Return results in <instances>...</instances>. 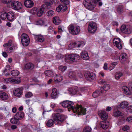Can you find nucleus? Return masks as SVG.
Instances as JSON below:
<instances>
[{
  "instance_id": "obj_1",
  "label": "nucleus",
  "mask_w": 132,
  "mask_h": 132,
  "mask_svg": "<svg viewBox=\"0 0 132 132\" xmlns=\"http://www.w3.org/2000/svg\"><path fill=\"white\" fill-rule=\"evenodd\" d=\"M74 103L69 101H63L62 103V106L64 108H67L69 109V111L72 110L74 113H76L78 115H85L86 113V110L82 107L81 105H77L76 107L72 106Z\"/></svg>"
},
{
  "instance_id": "obj_2",
  "label": "nucleus",
  "mask_w": 132,
  "mask_h": 132,
  "mask_svg": "<svg viewBox=\"0 0 132 132\" xmlns=\"http://www.w3.org/2000/svg\"><path fill=\"white\" fill-rule=\"evenodd\" d=\"M52 117L55 125L62 123L67 118L66 115L59 113L53 114Z\"/></svg>"
},
{
  "instance_id": "obj_3",
  "label": "nucleus",
  "mask_w": 132,
  "mask_h": 132,
  "mask_svg": "<svg viewBox=\"0 0 132 132\" xmlns=\"http://www.w3.org/2000/svg\"><path fill=\"white\" fill-rule=\"evenodd\" d=\"M7 6L15 10L21 9L22 7L21 3L17 1H13L8 4Z\"/></svg>"
},
{
  "instance_id": "obj_4",
  "label": "nucleus",
  "mask_w": 132,
  "mask_h": 132,
  "mask_svg": "<svg viewBox=\"0 0 132 132\" xmlns=\"http://www.w3.org/2000/svg\"><path fill=\"white\" fill-rule=\"evenodd\" d=\"M68 29L69 32L73 35H77L80 32V28L79 26L75 27L72 24H70L68 27Z\"/></svg>"
},
{
  "instance_id": "obj_5",
  "label": "nucleus",
  "mask_w": 132,
  "mask_h": 132,
  "mask_svg": "<svg viewBox=\"0 0 132 132\" xmlns=\"http://www.w3.org/2000/svg\"><path fill=\"white\" fill-rule=\"evenodd\" d=\"M21 42L22 45L24 46H27L30 42L29 38L28 35L23 33L21 36Z\"/></svg>"
},
{
  "instance_id": "obj_6",
  "label": "nucleus",
  "mask_w": 132,
  "mask_h": 132,
  "mask_svg": "<svg viewBox=\"0 0 132 132\" xmlns=\"http://www.w3.org/2000/svg\"><path fill=\"white\" fill-rule=\"evenodd\" d=\"M97 28V25L95 22H90L89 23L88 26V31L90 33H94L96 31Z\"/></svg>"
},
{
  "instance_id": "obj_7",
  "label": "nucleus",
  "mask_w": 132,
  "mask_h": 132,
  "mask_svg": "<svg viewBox=\"0 0 132 132\" xmlns=\"http://www.w3.org/2000/svg\"><path fill=\"white\" fill-rule=\"evenodd\" d=\"M121 31L126 34H130L132 30L131 27L130 25H122L120 28Z\"/></svg>"
},
{
  "instance_id": "obj_8",
  "label": "nucleus",
  "mask_w": 132,
  "mask_h": 132,
  "mask_svg": "<svg viewBox=\"0 0 132 132\" xmlns=\"http://www.w3.org/2000/svg\"><path fill=\"white\" fill-rule=\"evenodd\" d=\"M93 3L92 1L91 0H84L83 2V4L85 6L90 10L94 9L95 6L93 5Z\"/></svg>"
},
{
  "instance_id": "obj_9",
  "label": "nucleus",
  "mask_w": 132,
  "mask_h": 132,
  "mask_svg": "<svg viewBox=\"0 0 132 132\" xmlns=\"http://www.w3.org/2000/svg\"><path fill=\"white\" fill-rule=\"evenodd\" d=\"M113 42L114 46L119 49L120 50L122 48V43L120 38H114L113 40Z\"/></svg>"
},
{
  "instance_id": "obj_10",
  "label": "nucleus",
  "mask_w": 132,
  "mask_h": 132,
  "mask_svg": "<svg viewBox=\"0 0 132 132\" xmlns=\"http://www.w3.org/2000/svg\"><path fill=\"white\" fill-rule=\"evenodd\" d=\"M4 81L6 83L11 82L15 84H19L21 82L20 78L15 77V78H8L5 79Z\"/></svg>"
},
{
  "instance_id": "obj_11",
  "label": "nucleus",
  "mask_w": 132,
  "mask_h": 132,
  "mask_svg": "<svg viewBox=\"0 0 132 132\" xmlns=\"http://www.w3.org/2000/svg\"><path fill=\"white\" fill-rule=\"evenodd\" d=\"M67 58L71 61L75 62L79 59L80 56L77 54H72L69 55Z\"/></svg>"
},
{
  "instance_id": "obj_12",
  "label": "nucleus",
  "mask_w": 132,
  "mask_h": 132,
  "mask_svg": "<svg viewBox=\"0 0 132 132\" xmlns=\"http://www.w3.org/2000/svg\"><path fill=\"white\" fill-rule=\"evenodd\" d=\"M84 76L86 79L89 81L94 79L96 77L95 74L93 72H86L84 75Z\"/></svg>"
},
{
  "instance_id": "obj_13",
  "label": "nucleus",
  "mask_w": 132,
  "mask_h": 132,
  "mask_svg": "<svg viewBox=\"0 0 132 132\" xmlns=\"http://www.w3.org/2000/svg\"><path fill=\"white\" fill-rule=\"evenodd\" d=\"M48 8V6L46 4L42 5L39 10L37 12V15L38 16H41L43 14L44 11L45 9Z\"/></svg>"
},
{
  "instance_id": "obj_14",
  "label": "nucleus",
  "mask_w": 132,
  "mask_h": 132,
  "mask_svg": "<svg viewBox=\"0 0 132 132\" xmlns=\"http://www.w3.org/2000/svg\"><path fill=\"white\" fill-rule=\"evenodd\" d=\"M98 113L102 119L106 120L108 117V114L105 111H100Z\"/></svg>"
},
{
  "instance_id": "obj_15",
  "label": "nucleus",
  "mask_w": 132,
  "mask_h": 132,
  "mask_svg": "<svg viewBox=\"0 0 132 132\" xmlns=\"http://www.w3.org/2000/svg\"><path fill=\"white\" fill-rule=\"evenodd\" d=\"M22 93V90L20 88L15 89L13 91L14 95L15 96L20 97Z\"/></svg>"
},
{
  "instance_id": "obj_16",
  "label": "nucleus",
  "mask_w": 132,
  "mask_h": 132,
  "mask_svg": "<svg viewBox=\"0 0 132 132\" xmlns=\"http://www.w3.org/2000/svg\"><path fill=\"white\" fill-rule=\"evenodd\" d=\"M11 71V69L9 65H7L4 70H3L2 74L4 75H9Z\"/></svg>"
},
{
  "instance_id": "obj_17",
  "label": "nucleus",
  "mask_w": 132,
  "mask_h": 132,
  "mask_svg": "<svg viewBox=\"0 0 132 132\" xmlns=\"http://www.w3.org/2000/svg\"><path fill=\"white\" fill-rule=\"evenodd\" d=\"M24 4L26 7L30 8L33 6L34 3L31 0H26L24 2Z\"/></svg>"
},
{
  "instance_id": "obj_18",
  "label": "nucleus",
  "mask_w": 132,
  "mask_h": 132,
  "mask_svg": "<svg viewBox=\"0 0 132 132\" xmlns=\"http://www.w3.org/2000/svg\"><path fill=\"white\" fill-rule=\"evenodd\" d=\"M7 18L9 21H12L14 19V14L12 12H9L7 13Z\"/></svg>"
},
{
  "instance_id": "obj_19",
  "label": "nucleus",
  "mask_w": 132,
  "mask_h": 132,
  "mask_svg": "<svg viewBox=\"0 0 132 132\" xmlns=\"http://www.w3.org/2000/svg\"><path fill=\"white\" fill-rule=\"evenodd\" d=\"M67 9V6L65 4H61L56 8L57 11L59 12L61 11H64Z\"/></svg>"
},
{
  "instance_id": "obj_20",
  "label": "nucleus",
  "mask_w": 132,
  "mask_h": 132,
  "mask_svg": "<svg viewBox=\"0 0 132 132\" xmlns=\"http://www.w3.org/2000/svg\"><path fill=\"white\" fill-rule=\"evenodd\" d=\"M68 90L69 91L70 94L75 95L77 93L78 90L77 87L75 86L68 89Z\"/></svg>"
},
{
  "instance_id": "obj_21",
  "label": "nucleus",
  "mask_w": 132,
  "mask_h": 132,
  "mask_svg": "<svg viewBox=\"0 0 132 132\" xmlns=\"http://www.w3.org/2000/svg\"><path fill=\"white\" fill-rule=\"evenodd\" d=\"M81 57L84 60H87L89 59V57L88 53L86 51H83L81 53Z\"/></svg>"
},
{
  "instance_id": "obj_22",
  "label": "nucleus",
  "mask_w": 132,
  "mask_h": 132,
  "mask_svg": "<svg viewBox=\"0 0 132 132\" xmlns=\"http://www.w3.org/2000/svg\"><path fill=\"white\" fill-rule=\"evenodd\" d=\"M100 125L103 129H105L108 128L109 123L108 121H102L100 122Z\"/></svg>"
},
{
  "instance_id": "obj_23",
  "label": "nucleus",
  "mask_w": 132,
  "mask_h": 132,
  "mask_svg": "<svg viewBox=\"0 0 132 132\" xmlns=\"http://www.w3.org/2000/svg\"><path fill=\"white\" fill-rule=\"evenodd\" d=\"M51 97L52 98L54 99L58 97L57 91L56 88H54L52 89Z\"/></svg>"
},
{
  "instance_id": "obj_24",
  "label": "nucleus",
  "mask_w": 132,
  "mask_h": 132,
  "mask_svg": "<svg viewBox=\"0 0 132 132\" xmlns=\"http://www.w3.org/2000/svg\"><path fill=\"white\" fill-rule=\"evenodd\" d=\"M99 88L101 93H103L104 90L107 91L109 90L110 88V86L109 84H106L104 85L102 87H100Z\"/></svg>"
},
{
  "instance_id": "obj_25",
  "label": "nucleus",
  "mask_w": 132,
  "mask_h": 132,
  "mask_svg": "<svg viewBox=\"0 0 132 132\" xmlns=\"http://www.w3.org/2000/svg\"><path fill=\"white\" fill-rule=\"evenodd\" d=\"M24 113L22 112H17L15 115V117L19 120L22 119L24 117Z\"/></svg>"
},
{
  "instance_id": "obj_26",
  "label": "nucleus",
  "mask_w": 132,
  "mask_h": 132,
  "mask_svg": "<svg viewBox=\"0 0 132 132\" xmlns=\"http://www.w3.org/2000/svg\"><path fill=\"white\" fill-rule=\"evenodd\" d=\"M63 79L62 76L60 75H56L54 76V81L55 83H58L62 81Z\"/></svg>"
},
{
  "instance_id": "obj_27",
  "label": "nucleus",
  "mask_w": 132,
  "mask_h": 132,
  "mask_svg": "<svg viewBox=\"0 0 132 132\" xmlns=\"http://www.w3.org/2000/svg\"><path fill=\"white\" fill-rule=\"evenodd\" d=\"M76 73L75 71H70L69 73V77L73 80H78V79H77L76 77Z\"/></svg>"
},
{
  "instance_id": "obj_28",
  "label": "nucleus",
  "mask_w": 132,
  "mask_h": 132,
  "mask_svg": "<svg viewBox=\"0 0 132 132\" xmlns=\"http://www.w3.org/2000/svg\"><path fill=\"white\" fill-rule=\"evenodd\" d=\"M46 23V21H44L41 19H39L36 20L34 22V24L35 25L40 26L44 25Z\"/></svg>"
},
{
  "instance_id": "obj_29",
  "label": "nucleus",
  "mask_w": 132,
  "mask_h": 132,
  "mask_svg": "<svg viewBox=\"0 0 132 132\" xmlns=\"http://www.w3.org/2000/svg\"><path fill=\"white\" fill-rule=\"evenodd\" d=\"M113 116L115 117H117L122 116V113L119 111L114 109Z\"/></svg>"
},
{
  "instance_id": "obj_30",
  "label": "nucleus",
  "mask_w": 132,
  "mask_h": 132,
  "mask_svg": "<svg viewBox=\"0 0 132 132\" xmlns=\"http://www.w3.org/2000/svg\"><path fill=\"white\" fill-rule=\"evenodd\" d=\"M0 98L3 100H6L8 98V95L5 93L0 91Z\"/></svg>"
},
{
  "instance_id": "obj_31",
  "label": "nucleus",
  "mask_w": 132,
  "mask_h": 132,
  "mask_svg": "<svg viewBox=\"0 0 132 132\" xmlns=\"http://www.w3.org/2000/svg\"><path fill=\"white\" fill-rule=\"evenodd\" d=\"M35 38L37 42H42L44 40V37L42 35H36L35 37Z\"/></svg>"
},
{
  "instance_id": "obj_32",
  "label": "nucleus",
  "mask_w": 132,
  "mask_h": 132,
  "mask_svg": "<svg viewBox=\"0 0 132 132\" xmlns=\"http://www.w3.org/2000/svg\"><path fill=\"white\" fill-rule=\"evenodd\" d=\"M122 90L124 93L126 94L129 95L131 94L130 90L127 86H123L122 88Z\"/></svg>"
},
{
  "instance_id": "obj_33",
  "label": "nucleus",
  "mask_w": 132,
  "mask_h": 132,
  "mask_svg": "<svg viewBox=\"0 0 132 132\" xmlns=\"http://www.w3.org/2000/svg\"><path fill=\"white\" fill-rule=\"evenodd\" d=\"M61 22L58 16L54 17L53 18V22L55 25L59 24Z\"/></svg>"
},
{
  "instance_id": "obj_34",
  "label": "nucleus",
  "mask_w": 132,
  "mask_h": 132,
  "mask_svg": "<svg viewBox=\"0 0 132 132\" xmlns=\"http://www.w3.org/2000/svg\"><path fill=\"white\" fill-rule=\"evenodd\" d=\"M24 67L26 69L31 70L34 67V65L31 63H28L25 65Z\"/></svg>"
},
{
  "instance_id": "obj_35",
  "label": "nucleus",
  "mask_w": 132,
  "mask_h": 132,
  "mask_svg": "<svg viewBox=\"0 0 132 132\" xmlns=\"http://www.w3.org/2000/svg\"><path fill=\"white\" fill-rule=\"evenodd\" d=\"M127 58V54L125 53H122L121 54L120 57V60L121 62L125 60Z\"/></svg>"
},
{
  "instance_id": "obj_36",
  "label": "nucleus",
  "mask_w": 132,
  "mask_h": 132,
  "mask_svg": "<svg viewBox=\"0 0 132 132\" xmlns=\"http://www.w3.org/2000/svg\"><path fill=\"white\" fill-rule=\"evenodd\" d=\"M102 93H101L100 88H99L98 90H97L95 92L93 93L92 96L96 98L97 96L101 95Z\"/></svg>"
},
{
  "instance_id": "obj_37",
  "label": "nucleus",
  "mask_w": 132,
  "mask_h": 132,
  "mask_svg": "<svg viewBox=\"0 0 132 132\" xmlns=\"http://www.w3.org/2000/svg\"><path fill=\"white\" fill-rule=\"evenodd\" d=\"M128 103L127 102L125 101L121 103L120 104V107L122 108H126L128 105Z\"/></svg>"
},
{
  "instance_id": "obj_38",
  "label": "nucleus",
  "mask_w": 132,
  "mask_h": 132,
  "mask_svg": "<svg viewBox=\"0 0 132 132\" xmlns=\"http://www.w3.org/2000/svg\"><path fill=\"white\" fill-rule=\"evenodd\" d=\"M0 17L2 20H5L7 17V14L6 12L2 11L0 12Z\"/></svg>"
},
{
  "instance_id": "obj_39",
  "label": "nucleus",
  "mask_w": 132,
  "mask_h": 132,
  "mask_svg": "<svg viewBox=\"0 0 132 132\" xmlns=\"http://www.w3.org/2000/svg\"><path fill=\"white\" fill-rule=\"evenodd\" d=\"M54 122L53 119H51L48 120L46 123V125L48 127H51L54 124Z\"/></svg>"
},
{
  "instance_id": "obj_40",
  "label": "nucleus",
  "mask_w": 132,
  "mask_h": 132,
  "mask_svg": "<svg viewBox=\"0 0 132 132\" xmlns=\"http://www.w3.org/2000/svg\"><path fill=\"white\" fill-rule=\"evenodd\" d=\"M29 112L28 115L30 117H33L35 116V114L34 113V111L32 108L30 107L29 108Z\"/></svg>"
},
{
  "instance_id": "obj_41",
  "label": "nucleus",
  "mask_w": 132,
  "mask_h": 132,
  "mask_svg": "<svg viewBox=\"0 0 132 132\" xmlns=\"http://www.w3.org/2000/svg\"><path fill=\"white\" fill-rule=\"evenodd\" d=\"M45 74L46 76L48 77L52 76L53 74V72L49 70H46L45 72Z\"/></svg>"
},
{
  "instance_id": "obj_42",
  "label": "nucleus",
  "mask_w": 132,
  "mask_h": 132,
  "mask_svg": "<svg viewBox=\"0 0 132 132\" xmlns=\"http://www.w3.org/2000/svg\"><path fill=\"white\" fill-rule=\"evenodd\" d=\"M76 44L77 46V47H79L81 46H83L85 44L83 41H80L76 42Z\"/></svg>"
},
{
  "instance_id": "obj_43",
  "label": "nucleus",
  "mask_w": 132,
  "mask_h": 132,
  "mask_svg": "<svg viewBox=\"0 0 132 132\" xmlns=\"http://www.w3.org/2000/svg\"><path fill=\"white\" fill-rule=\"evenodd\" d=\"M10 121L12 123L16 124L19 123V120L15 117V116H14V118L11 119Z\"/></svg>"
},
{
  "instance_id": "obj_44",
  "label": "nucleus",
  "mask_w": 132,
  "mask_h": 132,
  "mask_svg": "<svg viewBox=\"0 0 132 132\" xmlns=\"http://www.w3.org/2000/svg\"><path fill=\"white\" fill-rule=\"evenodd\" d=\"M77 46L76 44V42L72 43L70 44L68 46V49L71 50L75 47H77Z\"/></svg>"
},
{
  "instance_id": "obj_45",
  "label": "nucleus",
  "mask_w": 132,
  "mask_h": 132,
  "mask_svg": "<svg viewBox=\"0 0 132 132\" xmlns=\"http://www.w3.org/2000/svg\"><path fill=\"white\" fill-rule=\"evenodd\" d=\"M11 74L13 76H17L19 74V72L16 70H13L11 72Z\"/></svg>"
},
{
  "instance_id": "obj_46",
  "label": "nucleus",
  "mask_w": 132,
  "mask_h": 132,
  "mask_svg": "<svg viewBox=\"0 0 132 132\" xmlns=\"http://www.w3.org/2000/svg\"><path fill=\"white\" fill-rule=\"evenodd\" d=\"M12 41L11 40H9L7 43H5L3 45V46L4 47H7L10 46L12 44Z\"/></svg>"
},
{
  "instance_id": "obj_47",
  "label": "nucleus",
  "mask_w": 132,
  "mask_h": 132,
  "mask_svg": "<svg viewBox=\"0 0 132 132\" xmlns=\"http://www.w3.org/2000/svg\"><path fill=\"white\" fill-rule=\"evenodd\" d=\"M123 75L122 73L121 72H117L116 73L115 75V78L117 79H118Z\"/></svg>"
},
{
  "instance_id": "obj_48",
  "label": "nucleus",
  "mask_w": 132,
  "mask_h": 132,
  "mask_svg": "<svg viewBox=\"0 0 132 132\" xmlns=\"http://www.w3.org/2000/svg\"><path fill=\"white\" fill-rule=\"evenodd\" d=\"M92 129L89 126L85 127L83 130V132H91Z\"/></svg>"
},
{
  "instance_id": "obj_49",
  "label": "nucleus",
  "mask_w": 132,
  "mask_h": 132,
  "mask_svg": "<svg viewBox=\"0 0 132 132\" xmlns=\"http://www.w3.org/2000/svg\"><path fill=\"white\" fill-rule=\"evenodd\" d=\"M67 69V67L66 66L60 65L59 67V69L62 71H64Z\"/></svg>"
},
{
  "instance_id": "obj_50",
  "label": "nucleus",
  "mask_w": 132,
  "mask_h": 132,
  "mask_svg": "<svg viewBox=\"0 0 132 132\" xmlns=\"http://www.w3.org/2000/svg\"><path fill=\"white\" fill-rule=\"evenodd\" d=\"M126 110L128 112L132 113V105H130L126 108Z\"/></svg>"
},
{
  "instance_id": "obj_51",
  "label": "nucleus",
  "mask_w": 132,
  "mask_h": 132,
  "mask_svg": "<svg viewBox=\"0 0 132 132\" xmlns=\"http://www.w3.org/2000/svg\"><path fill=\"white\" fill-rule=\"evenodd\" d=\"M54 14V11L51 10H49L46 13V15L48 16H51Z\"/></svg>"
},
{
  "instance_id": "obj_52",
  "label": "nucleus",
  "mask_w": 132,
  "mask_h": 132,
  "mask_svg": "<svg viewBox=\"0 0 132 132\" xmlns=\"http://www.w3.org/2000/svg\"><path fill=\"white\" fill-rule=\"evenodd\" d=\"M122 9L120 6H118L117 9L116 13L118 14H120L122 13Z\"/></svg>"
},
{
  "instance_id": "obj_53",
  "label": "nucleus",
  "mask_w": 132,
  "mask_h": 132,
  "mask_svg": "<svg viewBox=\"0 0 132 132\" xmlns=\"http://www.w3.org/2000/svg\"><path fill=\"white\" fill-rule=\"evenodd\" d=\"M33 95L32 94L31 92L26 93L25 95V97L27 98H29L32 96Z\"/></svg>"
},
{
  "instance_id": "obj_54",
  "label": "nucleus",
  "mask_w": 132,
  "mask_h": 132,
  "mask_svg": "<svg viewBox=\"0 0 132 132\" xmlns=\"http://www.w3.org/2000/svg\"><path fill=\"white\" fill-rule=\"evenodd\" d=\"M58 32L60 34L64 31L63 27L62 26H59L58 28Z\"/></svg>"
},
{
  "instance_id": "obj_55",
  "label": "nucleus",
  "mask_w": 132,
  "mask_h": 132,
  "mask_svg": "<svg viewBox=\"0 0 132 132\" xmlns=\"http://www.w3.org/2000/svg\"><path fill=\"white\" fill-rule=\"evenodd\" d=\"M2 3H4L7 4V5L9 3H10L11 0H1Z\"/></svg>"
},
{
  "instance_id": "obj_56",
  "label": "nucleus",
  "mask_w": 132,
  "mask_h": 132,
  "mask_svg": "<svg viewBox=\"0 0 132 132\" xmlns=\"http://www.w3.org/2000/svg\"><path fill=\"white\" fill-rule=\"evenodd\" d=\"M126 120L128 122L132 123V116H129L126 119Z\"/></svg>"
},
{
  "instance_id": "obj_57",
  "label": "nucleus",
  "mask_w": 132,
  "mask_h": 132,
  "mask_svg": "<svg viewBox=\"0 0 132 132\" xmlns=\"http://www.w3.org/2000/svg\"><path fill=\"white\" fill-rule=\"evenodd\" d=\"M77 76L78 78H76L77 79H78V80H79V79L80 78H82L83 77V75L80 72H79L78 73Z\"/></svg>"
},
{
  "instance_id": "obj_58",
  "label": "nucleus",
  "mask_w": 132,
  "mask_h": 132,
  "mask_svg": "<svg viewBox=\"0 0 132 132\" xmlns=\"http://www.w3.org/2000/svg\"><path fill=\"white\" fill-rule=\"evenodd\" d=\"M61 2H63L65 4H68L70 3L69 0H60Z\"/></svg>"
},
{
  "instance_id": "obj_59",
  "label": "nucleus",
  "mask_w": 132,
  "mask_h": 132,
  "mask_svg": "<svg viewBox=\"0 0 132 132\" xmlns=\"http://www.w3.org/2000/svg\"><path fill=\"white\" fill-rule=\"evenodd\" d=\"M129 127L127 125L123 127L122 128V129L124 131H126L129 129Z\"/></svg>"
},
{
  "instance_id": "obj_60",
  "label": "nucleus",
  "mask_w": 132,
  "mask_h": 132,
  "mask_svg": "<svg viewBox=\"0 0 132 132\" xmlns=\"http://www.w3.org/2000/svg\"><path fill=\"white\" fill-rule=\"evenodd\" d=\"M54 111L57 112L61 113L63 112V110L61 109H57L55 110Z\"/></svg>"
},
{
  "instance_id": "obj_61",
  "label": "nucleus",
  "mask_w": 132,
  "mask_h": 132,
  "mask_svg": "<svg viewBox=\"0 0 132 132\" xmlns=\"http://www.w3.org/2000/svg\"><path fill=\"white\" fill-rule=\"evenodd\" d=\"M114 66L112 65L111 64L110 65V67H109L108 69L110 71H111L114 68Z\"/></svg>"
},
{
  "instance_id": "obj_62",
  "label": "nucleus",
  "mask_w": 132,
  "mask_h": 132,
  "mask_svg": "<svg viewBox=\"0 0 132 132\" xmlns=\"http://www.w3.org/2000/svg\"><path fill=\"white\" fill-rule=\"evenodd\" d=\"M4 113L6 114V115H8L9 114V111L8 110H7L5 109L4 110Z\"/></svg>"
},
{
  "instance_id": "obj_63",
  "label": "nucleus",
  "mask_w": 132,
  "mask_h": 132,
  "mask_svg": "<svg viewBox=\"0 0 132 132\" xmlns=\"http://www.w3.org/2000/svg\"><path fill=\"white\" fill-rule=\"evenodd\" d=\"M3 56L5 57H6L7 56V54L6 52H3L2 53Z\"/></svg>"
},
{
  "instance_id": "obj_64",
  "label": "nucleus",
  "mask_w": 132,
  "mask_h": 132,
  "mask_svg": "<svg viewBox=\"0 0 132 132\" xmlns=\"http://www.w3.org/2000/svg\"><path fill=\"white\" fill-rule=\"evenodd\" d=\"M108 64L107 63H105L104 64L103 67V68L105 70H107L108 69Z\"/></svg>"
}]
</instances>
